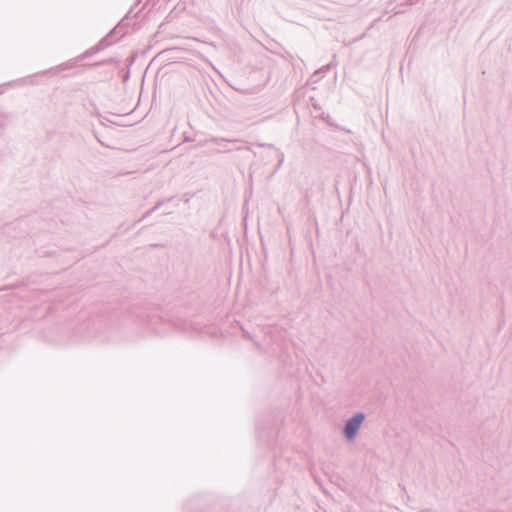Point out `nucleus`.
I'll return each instance as SVG.
<instances>
[{"instance_id":"nucleus-1","label":"nucleus","mask_w":512,"mask_h":512,"mask_svg":"<svg viewBox=\"0 0 512 512\" xmlns=\"http://www.w3.org/2000/svg\"><path fill=\"white\" fill-rule=\"evenodd\" d=\"M363 420H364V415L358 414L347 423L346 428H345V434L348 438H352L356 434V432L359 429L360 425L362 424Z\"/></svg>"}]
</instances>
